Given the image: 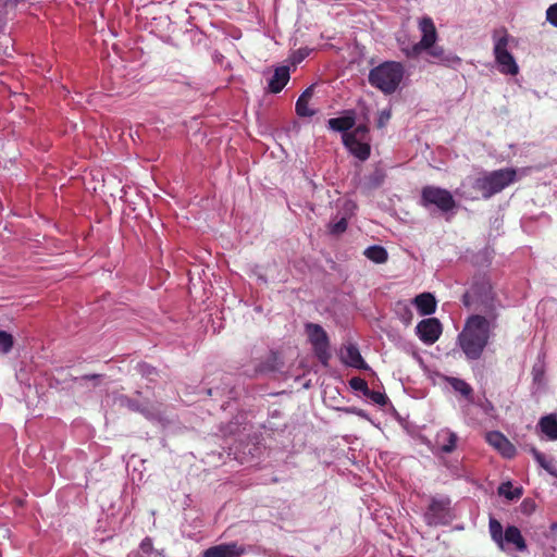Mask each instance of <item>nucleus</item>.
<instances>
[{
  "label": "nucleus",
  "instance_id": "f257e3e1",
  "mask_svg": "<svg viewBox=\"0 0 557 557\" xmlns=\"http://www.w3.org/2000/svg\"><path fill=\"white\" fill-rule=\"evenodd\" d=\"M491 322L482 314L468 317L458 335V345L468 360H478L491 336Z\"/></svg>",
  "mask_w": 557,
  "mask_h": 557
},
{
  "label": "nucleus",
  "instance_id": "f03ea898",
  "mask_svg": "<svg viewBox=\"0 0 557 557\" xmlns=\"http://www.w3.org/2000/svg\"><path fill=\"white\" fill-rule=\"evenodd\" d=\"M462 304L466 308L485 314L488 321L494 322L497 319V299L486 277H479L473 282L471 288L462 295Z\"/></svg>",
  "mask_w": 557,
  "mask_h": 557
},
{
  "label": "nucleus",
  "instance_id": "7ed1b4c3",
  "mask_svg": "<svg viewBox=\"0 0 557 557\" xmlns=\"http://www.w3.org/2000/svg\"><path fill=\"white\" fill-rule=\"evenodd\" d=\"M404 75V67L395 61H386L369 71V84L385 95H392L397 89Z\"/></svg>",
  "mask_w": 557,
  "mask_h": 557
},
{
  "label": "nucleus",
  "instance_id": "20e7f679",
  "mask_svg": "<svg viewBox=\"0 0 557 557\" xmlns=\"http://www.w3.org/2000/svg\"><path fill=\"white\" fill-rule=\"evenodd\" d=\"M516 182L517 171L512 168H506L487 172L478 177L474 182L473 188L481 193L483 199H490Z\"/></svg>",
  "mask_w": 557,
  "mask_h": 557
},
{
  "label": "nucleus",
  "instance_id": "39448f33",
  "mask_svg": "<svg viewBox=\"0 0 557 557\" xmlns=\"http://www.w3.org/2000/svg\"><path fill=\"white\" fill-rule=\"evenodd\" d=\"M490 534L495 545L502 550L512 547L516 552L527 550L525 540L515 525H509L504 531L503 524L494 517L490 518L488 522Z\"/></svg>",
  "mask_w": 557,
  "mask_h": 557
},
{
  "label": "nucleus",
  "instance_id": "423d86ee",
  "mask_svg": "<svg viewBox=\"0 0 557 557\" xmlns=\"http://www.w3.org/2000/svg\"><path fill=\"white\" fill-rule=\"evenodd\" d=\"M494 48L493 53L498 70L503 74L517 75L519 66L513 55L508 51L509 34L506 27H498L493 30Z\"/></svg>",
  "mask_w": 557,
  "mask_h": 557
},
{
  "label": "nucleus",
  "instance_id": "0eeeda50",
  "mask_svg": "<svg viewBox=\"0 0 557 557\" xmlns=\"http://www.w3.org/2000/svg\"><path fill=\"white\" fill-rule=\"evenodd\" d=\"M305 331L319 362L324 367H327L332 354L330 350V338L326 331L322 329L320 324L313 322L306 323Z\"/></svg>",
  "mask_w": 557,
  "mask_h": 557
},
{
  "label": "nucleus",
  "instance_id": "6e6552de",
  "mask_svg": "<svg viewBox=\"0 0 557 557\" xmlns=\"http://www.w3.org/2000/svg\"><path fill=\"white\" fill-rule=\"evenodd\" d=\"M420 205L425 208L433 205L442 212H449L456 208L454 196L447 189L434 186H425L422 188V193H420Z\"/></svg>",
  "mask_w": 557,
  "mask_h": 557
},
{
  "label": "nucleus",
  "instance_id": "1a4fd4ad",
  "mask_svg": "<svg viewBox=\"0 0 557 557\" xmlns=\"http://www.w3.org/2000/svg\"><path fill=\"white\" fill-rule=\"evenodd\" d=\"M416 333L424 344L432 345L441 338L443 325L438 319L429 318L417 323Z\"/></svg>",
  "mask_w": 557,
  "mask_h": 557
},
{
  "label": "nucleus",
  "instance_id": "9d476101",
  "mask_svg": "<svg viewBox=\"0 0 557 557\" xmlns=\"http://www.w3.org/2000/svg\"><path fill=\"white\" fill-rule=\"evenodd\" d=\"M486 442L493 446L505 458L517 456V447L499 431H491L486 434Z\"/></svg>",
  "mask_w": 557,
  "mask_h": 557
},
{
  "label": "nucleus",
  "instance_id": "9b49d317",
  "mask_svg": "<svg viewBox=\"0 0 557 557\" xmlns=\"http://www.w3.org/2000/svg\"><path fill=\"white\" fill-rule=\"evenodd\" d=\"M458 443V435L454 431L444 428L435 434L434 446L443 454H451L456 450Z\"/></svg>",
  "mask_w": 557,
  "mask_h": 557
},
{
  "label": "nucleus",
  "instance_id": "f8f14e48",
  "mask_svg": "<svg viewBox=\"0 0 557 557\" xmlns=\"http://www.w3.org/2000/svg\"><path fill=\"white\" fill-rule=\"evenodd\" d=\"M245 553V546L237 543L218 544L203 552V557H239Z\"/></svg>",
  "mask_w": 557,
  "mask_h": 557
},
{
  "label": "nucleus",
  "instance_id": "ddd939ff",
  "mask_svg": "<svg viewBox=\"0 0 557 557\" xmlns=\"http://www.w3.org/2000/svg\"><path fill=\"white\" fill-rule=\"evenodd\" d=\"M428 53L434 62L448 67H453L461 63V59L458 55L453 52H446L443 47L435 46L434 44L428 49Z\"/></svg>",
  "mask_w": 557,
  "mask_h": 557
},
{
  "label": "nucleus",
  "instance_id": "4468645a",
  "mask_svg": "<svg viewBox=\"0 0 557 557\" xmlns=\"http://www.w3.org/2000/svg\"><path fill=\"white\" fill-rule=\"evenodd\" d=\"M356 113L354 110H346L343 115L331 117L327 121V126L335 132L349 133L355 126Z\"/></svg>",
  "mask_w": 557,
  "mask_h": 557
},
{
  "label": "nucleus",
  "instance_id": "2eb2a0df",
  "mask_svg": "<svg viewBox=\"0 0 557 557\" xmlns=\"http://www.w3.org/2000/svg\"><path fill=\"white\" fill-rule=\"evenodd\" d=\"M343 143L350 153L364 161L370 157V145L352 135H343Z\"/></svg>",
  "mask_w": 557,
  "mask_h": 557
},
{
  "label": "nucleus",
  "instance_id": "dca6fc26",
  "mask_svg": "<svg viewBox=\"0 0 557 557\" xmlns=\"http://www.w3.org/2000/svg\"><path fill=\"white\" fill-rule=\"evenodd\" d=\"M418 28H420V33H422V38L420 39V47H431L435 44L436 38H438V34L436 33L434 22L430 16H424L418 22Z\"/></svg>",
  "mask_w": 557,
  "mask_h": 557
},
{
  "label": "nucleus",
  "instance_id": "f3484780",
  "mask_svg": "<svg viewBox=\"0 0 557 557\" xmlns=\"http://www.w3.org/2000/svg\"><path fill=\"white\" fill-rule=\"evenodd\" d=\"M289 81V69L287 66H280L274 69L273 75L269 81V91L278 94L283 90Z\"/></svg>",
  "mask_w": 557,
  "mask_h": 557
},
{
  "label": "nucleus",
  "instance_id": "a211bd4d",
  "mask_svg": "<svg viewBox=\"0 0 557 557\" xmlns=\"http://www.w3.org/2000/svg\"><path fill=\"white\" fill-rule=\"evenodd\" d=\"M447 510V500L432 499L426 512L429 523H440L446 517Z\"/></svg>",
  "mask_w": 557,
  "mask_h": 557
},
{
  "label": "nucleus",
  "instance_id": "6ab92c4d",
  "mask_svg": "<svg viewBox=\"0 0 557 557\" xmlns=\"http://www.w3.org/2000/svg\"><path fill=\"white\" fill-rule=\"evenodd\" d=\"M413 305L422 315H430L435 311L436 301L431 293H420L413 298Z\"/></svg>",
  "mask_w": 557,
  "mask_h": 557
},
{
  "label": "nucleus",
  "instance_id": "aec40b11",
  "mask_svg": "<svg viewBox=\"0 0 557 557\" xmlns=\"http://www.w3.org/2000/svg\"><path fill=\"white\" fill-rule=\"evenodd\" d=\"M313 94H314V86L313 85L309 86L307 89H305L302 91V94L300 95V97L296 101V108L295 109H296V114L297 115L305 117V116H312V115L315 114V112L313 110L308 108V103L312 99Z\"/></svg>",
  "mask_w": 557,
  "mask_h": 557
},
{
  "label": "nucleus",
  "instance_id": "412c9836",
  "mask_svg": "<svg viewBox=\"0 0 557 557\" xmlns=\"http://www.w3.org/2000/svg\"><path fill=\"white\" fill-rule=\"evenodd\" d=\"M539 426L542 433L550 441H557V414L549 413L540 419Z\"/></svg>",
  "mask_w": 557,
  "mask_h": 557
},
{
  "label": "nucleus",
  "instance_id": "4be33fe9",
  "mask_svg": "<svg viewBox=\"0 0 557 557\" xmlns=\"http://www.w3.org/2000/svg\"><path fill=\"white\" fill-rule=\"evenodd\" d=\"M344 360L347 366L358 368V369H364L366 362L360 354V350L357 346L349 345L345 349V356Z\"/></svg>",
  "mask_w": 557,
  "mask_h": 557
},
{
  "label": "nucleus",
  "instance_id": "5701e85b",
  "mask_svg": "<svg viewBox=\"0 0 557 557\" xmlns=\"http://www.w3.org/2000/svg\"><path fill=\"white\" fill-rule=\"evenodd\" d=\"M125 406L134 412H140L144 417L148 419H154L157 417V411L149 404H140L136 399L125 398Z\"/></svg>",
  "mask_w": 557,
  "mask_h": 557
},
{
  "label": "nucleus",
  "instance_id": "b1692460",
  "mask_svg": "<svg viewBox=\"0 0 557 557\" xmlns=\"http://www.w3.org/2000/svg\"><path fill=\"white\" fill-rule=\"evenodd\" d=\"M450 387L465 397L468 401H473V388L466 381L457 377H448Z\"/></svg>",
  "mask_w": 557,
  "mask_h": 557
},
{
  "label": "nucleus",
  "instance_id": "393cba45",
  "mask_svg": "<svg viewBox=\"0 0 557 557\" xmlns=\"http://www.w3.org/2000/svg\"><path fill=\"white\" fill-rule=\"evenodd\" d=\"M497 493L498 495L504 496L508 500H516L522 496L523 490L521 486L513 487L510 482H506L498 485Z\"/></svg>",
  "mask_w": 557,
  "mask_h": 557
},
{
  "label": "nucleus",
  "instance_id": "a878e982",
  "mask_svg": "<svg viewBox=\"0 0 557 557\" xmlns=\"http://www.w3.org/2000/svg\"><path fill=\"white\" fill-rule=\"evenodd\" d=\"M385 180V172L381 169H375L373 173L366 177L362 188L373 190L380 188Z\"/></svg>",
  "mask_w": 557,
  "mask_h": 557
},
{
  "label": "nucleus",
  "instance_id": "bb28decb",
  "mask_svg": "<svg viewBox=\"0 0 557 557\" xmlns=\"http://www.w3.org/2000/svg\"><path fill=\"white\" fill-rule=\"evenodd\" d=\"M368 260L376 263H384L387 260V252L383 246H369L364 250Z\"/></svg>",
  "mask_w": 557,
  "mask_h": 557
},
{
  "label": "nucleus",
  "instance_id": "cd10ccee",
  "mask_svg": "<svg viewBox=\"0 0 557 557\" xmlns=\"http://www.w3.org/2000/svg\"><path fill=\"white\" fill-rule=\"evenodd\" d=\"M531 454H533L535 460L539 462L541 467H543L547 472L557 478V467L556 462L553 459H548L544 454L540 453L536 448H531Z\"/></svg>",
  "mask_w": 557,
  "mask_h": 557
},
{
  "label": "nucleus",
  "instance_id": "c85d7f7f",
  "mask_svg": "<svg viewBox=\"0 0 557 557\" xmlns=\"http://www.w3.org/2000/svg\"><path fill=\"white\" fill-rule=\"evenodd\" d=\"M278 356L276 352H271L269 358L256 367V372L267 374L278 369Z\"/></svg>",
  "mask_w": 557,
  "mask_h": 557
},
{
  "label": "nucleus",
  "instance_id": "c756f323",
  "mask_svg": "<svg viewBox=\"0 0 557 557\" xmlns=\"http://www.w3.org/2000/svg\"><path fill=\"white\" fill-rule=\"evenodd\" d=\"M14 339L11 334L5 331H0V352L8 354L13 348Z\"/></svg>",
  "mask_w": 557,
  "mask_h": 557
},
{
  "label": "nucleus",
  "instance_id": "7c9ffc66",
  "mask_svg": "<svg viewBox=\"0 0 557 557\" xmlns=\"http://www.w3.org/2000/svg\"><path fill=\"white\" fill-rule=\"evenodd\" d=\"M349 386L354 391L361 392L363 395L366 393H368V389H369L367 381L361 379V377H352V379H350Z\"/></svg>",
  "mask_w": 557,
  "mask_h": 557
},
{
  "label": "nucleus",
  "instance_id": "2f4dec72",
  "mask_svg": "<svg viewBox=\"0 0 557 557\" xmlns=\"http://www.w3.org/2000/svg\"><path fill=\"white\" fill-rule=\"evenodd\" d=\"M364 397H368L370 398L371 400H373L375 404L380 405V406H384L386 404V400H387V397L377 392V391H373V389H368V393L364 394Z\"/></svg>",
  "mask_w": 557,
  "mask_h": 557
},
{
  "label": "nucleus",
  "instance_id": "473e14b6",
  "mask_svg": "<svg viewBox=\"0 0 557 557\" xmlns=\"http://www.w3.org/2000/svg\"><path fill=\"white\" fill-rule=\"evenodd\" d=\"M347 226H348V222H347V219L346 218H343L338 221H336L335 223L331 224L330 225V232L332 234H344L347 230Z\"/></svg>",
  "mask_w": 557,
  "mask_h": 557
},
{
  "label": "nucleus",
  "instance_id": "72a5a7b5",
  "mask_svg": "<svg viewBox=\"0 0 557 557\" xmlns=\"http://www.w3.org/2000/svg\"><path fill=\"white\" fill-rule=\"evenodd\" d=\"M392 119V111L391 110H383L379 113V117L376 121V126L379 129H382V127H385L387 122H389Z\"/></svg>",
  "mask_w": 557,
  "mask_h": 557
},
{
  "label": "nucleus",
  "instance_id": "f704fd0d",
  "mask_svg": "<svg viewBox=\"0 0 557 557\" xmlns=\"http://www.w3.org/2000/svg\"><path fill=\"white\" fill-rule=\"evenodd\" d=\"M369 128L367 125H359L355 127L351 132L345 133L344 135H352L354 138H359L360 140H363Z\"/></svg>",
  "mask_w": 557,
  "mask_h": 557
},
{
  "label": "nucleus",
  "instance_id": "c9c22d12",
  "mask_svg": "<svg viewBox=\"0 0 557 557\" xmlns=\"http://www.w3.org/2000/svg\"><path fill=\"white\" fill-rule=\"evenodd\" d=\"M546 21L557 27V3L550 5L549 9L546 10Z\"/></svg>",
  "mask_w": 557,
  "mask_h": 557
},
{
  "label": "nucleus",
  "instance_id": "e433bc0d",
  "mask_svg": "<svg viewBox=\"0 0 557 557\" xmlns=\"http://www.w3.org/2000/svg\"><path fill=\"white\" fill-rule=\"evenodd\" d=\"M140 371L143 372V374L149 376L151 381L153 380L152 376L157 375L156 368L154 367H150L148 364L140 366Z\"/></svg>",
  "mask_w": 557,
  "mask_h": 557
},
{
  "label": "nucleus",
  "instance_id": "4c0bfd02",
  "mask_svg": "<svg viewBox=\"0 0 557 557\" xmlns=\"http://www.w3.org/2000/svg\"><path fill=\"white\" fill-rule=\"evenodd\" d=\"M430 47H420L419 46V41L416 42L412 48H411V52H408V55H417V54H420L422 51H426L428 52V49Z\"/></svg>",
  "mask_w": 557,
  "mask_h": 557
},
{
  "label": "nucleus",
  "instance_id": "58836bf2",
  "mask_svg": "<svg viewBox=\"0 0 557 557\" xmlns=\"http://www.w3.org/2000/svg\"><path fill=\"white\" fill-rule=\"evenodd\" d=\"M98 377H99V375H97V374H89V375L83 376V380L91 381V380H96Z\"/></svg>",
  "mask_w": 557,
  "mask_h": 557
},
{
  "label": "nucleus",
  "instance_id": "ea45409f",
  "mask_svg": "<svg viewBox=\"0 0 557 557\" xmlns=\"http://www.w3.org/2000/svg\"><path fill=\"white\" fill-rule=\"evenodd\" d=\"M20 0H8L5 5L9 7V5H12V7H15L17 4Z\"/></svg>",
  "mask_w": 557,
  "mask_h": 557
},
{
  "label": "nucleus",
  "instance_id": "a19ab883",
  "mask_svg": "<svg viewBox=\"0 0 557 557\" xmlns=\"http://www.w3.org/2000/svg\"><path fill=\"white\" fill-rule=\"evenodd\" d=\"M406 311H407V314H408L409 320H410V319H411V315H412V314H411V311H410V309H408L407 307H406Z\"/></svg>",
  "mask_w": 557,
  "mask_h": 557
},
{
  "label": "nucleus",
  "instance_id": "79ce46f5",
  "mask_svg": "<svg viewBox=\"0 0 557 557\" xmlns=\"http://www.w3.org/2000/svg\"><path fill=\"white\" fill-rule=\"evenodd\" d=\"M1 25H2V18H1V16H0V27H1Z\"/></svg>",
  "mask_w": 557,
  "mask_h": 557
}]
</instances>
